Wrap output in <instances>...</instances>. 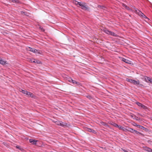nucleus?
Here are the masks:
<instances>
[{
    "mask_svg": "<svg viewBox=\"0 0 152 152\" xmlns=\"http://www.w3.org/2000/svg\"><path fill=\"white\" fill-rule=\"evenodd\" d=\"M27 50L31 51L37 55L41 54V52L39 50H37L35 49L31 48L30 47H28L26 48Z\"/></svg>",
    "mask_w": 152,
    "mask_h": 152,
    "instance_id": "f257e3e1",
    "label": "nucleus"
},
{
    "mask_svg": "<svg viewBox=\"0 0 152 152\" xmlns=\"http://www.w3.org/2000/svg\"><path fill=\"white\" fill-rule=\"evenodd\" d=\"M128 131L132 133L135 132L136 134H140L141 135H143V134L141 132H140L137 130L134 129H133L129 128L128 129Z\"/></svg>",
    "mask_w": 152,
    "mask_h": 152,
    "instance_id": "f03ea898",
    "label": "nucleus"
},
{
    "mask_svg": "<svg viewBox=\"0 0 152 152\" xmlns=\"http://www.w3.org/2000/svg\"><path fill=\"white\" fill-rule=\"evenodd\" d=\"M102 31L106 34H108L109 35L113 36H114L115 35V34L114 33L111 31H110L106 29H104L102 30Z\"/></svg>",
    "mask_w": 152,
    "mask_h": 152,
    "instance_id": "7ed1b4c3",
    "label": "nucleus"
},
{
    "mask_svg": "<svg viewBox=\"0 0 152 152\" xmlns=\"http://www.w3.org/2000/svg\"><path fill=\"white\" fill-rule=\"evenodd\" d=\"M28 61L31 62L35 63L38 64H40L41 63V62L39 61L35 60V59H30L29 58H28Z\"/></svg>",
    "mask_w": 152,
    "mask_h": 152,
    "instance_id": "20e7f679",
    "label": "nucleus"
},
{
    "mask_svg": "<svg viewBox=\"0 0 152 152\" xmlns=\"http://www.w3.org/2000/svg\"><path fill=\"white\" fill-rule=\"evenodd\" d=\"M56 124L58 125H59L63 127L66 126V125L63 124V123L61 121H56L55 122Z\"/></svg>",
    "mask_w": 152,
    "mask_h": 152,
    "instance_id": "39448f33",
    "label": "nucleus"
},
{
    "mask_svg": "<svg viewBox=\"0 0 152 152\" xmlns=\"http://www.w3.org/2000/svg\"><path fill=\"white\" fill-rule=\"evenodd\" d=\"M121 58V60L123 61L124 62L128 63V64H130L131 62V61L130 60H129L128 59H126L124 58Z\"/></svg>",
    "mask_w": 152,
    "mask_h": 152,
    "instance_id": "423d86ee",
    "label": "nucleus"
},
{
    "mask_svg": "<svg viewBox=\"0 0 152 152\" xmlns=\"http://www.w3.org/2000/svg\"><path fill=\"white\" fill-rule=\"evenodd\" d=\"M78 5L82 7V9L86 8V5L85 3H82L81 2H79Z\"/></svg>",
    "mask_w": 152,
    "mask_h": 152,
    "instance_id": "0eeeda50",
    "label": "nucleus"
},
{
    "mask_svg": "<svg viewBox=\"0 0 152 152\" xmlns=\"http://www.w3.org/2000/svg\"><path fill=\"white\" fill-rule=\"evenodd\" d=\"M86 130L94 134H96V132L95 130H93L90 128H87L86 129Z\"/></svg>",
    "mask_w": 152,
    "mask_h": 152,
    "instance_id": "6e6552de",
    "label": "nucleus"
},
{
    "mask_svg": "<svg viewBox=\"0 0 152 152\" xmlns=\"http://www.w3.org/2000/svg\"><path fill=\"white\" fill-rule=\"evenodd\" d=\"M29 142L33 145H36L37 141L33 140L32 139H30L29 140Z\"/></svg>",
    "mask_w": 152,
    "mask_h": 152,
    "instance_id": "1a4fd4ad",
    "label": "nucleus"
},
{
    "mask_svg": "<svg viewBox=\"0 0 152 152\" xmlns=\"http://www.w3.org/2000/svg\"><path fill=\"white\" fill-rule=\"evenodd\" d=\"M132 83L134 84V85H138L140 84L139 81L138 80L137 81L133 80H132Z\"/></svg>",
    "mask_w": 152,
    "mask_h": 152,
    "instance_id": "9d476101",
    "label": "nucleus"
},
{
    "mask_svg": "<svg viewBox=\"0 0 152 152\" xmlns=\"http://www.w3.org/2000/svg\"><path fill=\"white\" fill-rule=\"evenodd\" d=\"M26 95H28V96H29L31 97H34V95L32 93H31L30 92H29L28 91L27 92V93H26Z\"/></svg>",
    "mask_w": 152,
    "mask_h": 152,
    "instance_id": "9b49d317",
    "label": "nucleus"
},
{
    "mask_svg": "<svg viewBox=\"0 0 152 152\" xmlns=\"http://www.w3.org/2000/svg\"><path fill=\"white\" fill-rule=\"evenodd\" d=\"M145 150L146 151H147L148 152H152V149L150 148H147V147H146L145 148Z\"/></svg>",
    "mask_w": 152,
    "mask_h": 152,
    "instance_id": "f8f14e48",
    "label": "nucleus"
},
{
    "mask_svg": "<svg viewBox=\"0 0 152 152\" xmlns=\"http://www.w3.org/2000/svg\"><path fill=\"white\" fill-rule=\"evenodd\" d=\"M150 77H145V80L146 82H149V81L150 80Z\"/></svg>",
    "mask_w": 152,
    "mask_h": 152,
    "instance_id": "ddd939ff",
    "label": "nucleus"
},
{
    "mask_svg": "<svg viewBox=\"0 0 152 152\" xmlns=\"http://www.w3.org/2000/svg\"><path fill=\"white\" fill-rule=\"evenodd\" d=\"M6 61H4L1 59L0 60V64H2V65L4 64L5 63H6Z\"/></svg>",
    "mask_w": 152,
    "mask_h": 152,
    "instance_id": "4468645a",
    "label": "nucleus"
},
{
    "mask_svg": "<svg viewBox=\"0 0 152 152\" xmlns=\"http://www.w3.org/2000/svg\"><path fill=\"white\" fill-rule=\"evenodd\" d=\"M70 80H71L72 83L73 84L76 83V84H78L79 83L77 82L76 81H75V80H73L72 79H70Z\"/></svg>",
    "mask_w": 152,
    "mask_h": 152,
    "instance_id": "2eb2a0df",
    "label": "nucleus"
},
{
    "mask_svg": "<svg viewBox=\"0 0 152 152\" xmlns=\"http://www.w3.org/2000/svg\"><path fill=\"white\" fill-rule=\"evenodd\" d=\"M20 91L22 92L23 94H26V93L27 92V91H25L24 90H23L22 89H21V90H20Z\"/></svg>",
    "mask_w": 152,
    "mask_h": 152,
    "instance_id": "dca6fc26",
    "label": "nucleus"
},
{
    "mask_svg": "<svg viewBox=\"0 0 152 152\" xmlns=\"http://www.w3.org/2000/svg\"><path fill=\"white\" fill-rule=\"evenodd\" d=\"M110 124H111L113 126H115V127H117V126H118V124L115 123H113V122H112V123H110Z\"/></svg>",
    "mask_w": 152,
    "mask_h": 152,
    "instance_id": "f3484780",
    "label": "nucleus"
},
{
    "mask_svg": "<svg viewBox=\"0 0 152 152\" xmlns=\"http://www.w3.org/2000/svg\"><path fill=\"white\" fill-rule=\"evenodd\" d=\"M138 128L140 129H144L145 128L143 126H140V125H138L137 126Z\"/></svg>",
    "mask_w": 152,
    "mask_h": 152,
    "instance_id": "a211bd4d",
    "label": "nucleus"
},
{
    "mask_svg": "<svg viewBox=\"0 0 152 152\" xmlns=\"http://www.w3.org/2000/svg\"><path fill=\"white\" fill-rule=\"evenodd\" d=\"M136 104L139 106L140 107H141L142 105V104L140 103V102H136Z\"/></svg>",
    "mask_w": 152,
    "mask_h": 152,
    "instance_id": "6ab92c4d",
    "label": "nucleus"
},
{
    "mask_svg": "<svg viewBox=\"0 0 152 152\" xmlns=\"http://www.w3.org/2000/svg\"><path fill=\"white\" fill-rule=\"evenodd\" d=\"M73 3L76 5L78 4L79 3V2L77 1L76 0H74L73 1Z\"/></svg>",
    "mask_w": 152,
    "mask_h": 152,
    "instance_id": "aec40b11",
    "label": "nucleus"
},
{
    "mask_svg": "<svg viewBox=\"0 0 152 152\" xmlns=\"http://www.w3.org/2000/svg\"><path fill=\"white\" fill-rule=\"evenodd\" d=\"M132 80H132V79H127V81L128 82H129L131 83H132Z\"/></svg>",
    "mask_w": 152,
    "mask_h": 152,
    "instance_id": "412c9836",
    "label": "nucleus"
},
{
    "mask_svg": "<svg viewBox=\"0 0 152 152\" xmlns=\"http://www.w3.org/2000/svg\"><path fill=\"white\" fill-rule=\"evenodd\" d=\"M141 107L144 109H147V107L143 104H142Z\"/></svg>",
    "mask_w": 152,
    "mask_h": 152,
    "instance_id": "4be33fe9",
    "label": "nucleus"
},
{
    "mask_svg": "<svg viewBox=\"0 0 152 152\" xmlns=\"http://www.w3.org/2000/svg\"><path fill=\"white\" fill-rule=\"evenodd\" d=\"M139 14L141 15L142 16H144L145 17H146V16L145 15H144L143 13H142L141 12H139Z\"/></svg>",
    "mask_w": 152,
    "mask_h": 152,
    "instance_id": "5701e85b",
    "label": "nucleus"
},
{
    "mask_svg": "<svg viewBox=\"0 0 152 152\" xmlns=\"http://www.w3.org/2000/svg\"><path fill=\"white\" fill-rule=\"evenodd\" d=\"M86 97L88 98L89 99H91L92 97H91V96L90 95H88V96H86Z\"/></svg>",
    "mask_w": 152,
    "mask_h": 152,
    "instance_id": "b1692460",
    "label": "nucleus"
},
{
    "mask_svg": "<svg viewBox=\"0 0 152 152\" xmlns=\"http://www.w3.org/2000/svg\"><path fill=\"white\" fill-rule=\"evenodd\" d=\"M117 127H118L120 129H121L123 126H118H118Z\"/></svg>",
    "mask_w": 152,
    "mask_h": 152,
    "instance_id": "393cba45",
    "label": "nucleus"
},
{
    "mask_svg": "<svg viewBox=\"0 0 152 152\" xmlns=\"http://www.w3.org/2000/svg\"><path fill=\"white\" fill-rule=\"evenodd\" d=\"M123 7H124L125 8H126V9H128V7H127V6L125 4H123Z\"/></svg>",
    "mask_w": 152,
    "mask_h": 152,
    "instance_id": "a878e982",
    "label": "nucleus"
},
{
    "mask_svg": "<svg viewBox=\"0 0 152 152\" xmlns=\"http://www.w3.org/2000/svg\"><path fill=\"white\" fill-rule=\"evenodd\" d=\"M123 131H125L126 129L124 127H123L121 129Z\"/></svg>",
    "mask_w": 152,
    "mask_h": 152,
    "instance_id": "bb28decb",
    "label": "nucleus"
},
{
    "mask_svg": "<svg viewBox=\"0 0 152 152\" xmlns=\"http://www.w3.org/2000/svg\"><path fill=\"white\" fill-rule=\"evenodd\" d=\"M13 2H16L17 0H11Z\"/></svg>",
    "mask_w": 152,
    "mask_h": 152,
    "instance_id": "cd10ccee",
    "label": "nucleus"
},
{
    "mask_svg": "<svg viewBox=\"0 0 152 152\" xmlns=\"http://www.w3.org/2000/svg\"><path fill=\"white\" fill-rule=\"evenodd\" d=\"M133 125L135 126H137L138 125H137V124L135 123H134V124H133Z\"/></svg>",
    "mask_w": 152,
    "mask_h": 152,
    "instance_id": "c85d7f7f",
    "label": "nucleus"
},
{
    "mask_svg": "<svg viewBox=\"0 0 152 152\" xmlns=\"http://www.w3.org/2000/svg\"><path fill=\"white\" fill-rule=\"evenodd\" d=\"M16 147H17V148L19 149L20 150H21L22 149V148H20V146H16Z\"/></svg>",
    "mask_w": 152,
    "mask_h": 152,
    "instance_id": "c756f323",
    "label": "nucleus"
},
{
    "mask_svg": "<svg viewBox=\"0 0 152 152\" xmlns=\"http://www.w3.org/2000/svg\"><path fill=\"white\" fill-rule=\"evenodd\" d=\"M149 82H150V83H152V78H150Z\"/></svg>",
    "mask_w": 152,
    "mask_h": 152,
    "instance_id": "7c9ffc66",
    "label": "nucleus"
},
{
    "mask_svg": "<svg viewBox=\"0 0 152 152\" xmlns=\"http://www.w3.org/2000/svg\"><path fill=\"white\" fill-rule=\"evenodd\" d=\"M122 149L124 152H129V151H126V150H125V149Z\"/></svg>",
    "mask_w": 152,
    "mask_h": 152,
    "instance_id": "2f4dec72",
    "label": "nucleus"
},
{
    "mask_svg": "<svg viewBox=\"0 0 152 152\" xmlns=\"http://www.w3.org/2000/svg\"><path fill=\"white\" fill-rule=\"evenodd\" d=\"M103 125H104V126H107V125L106 124L104 123H103Z\"/></svg>",
    "mask_w": 152,
    "mask_h": 152,
    "instance_id": "473e14b6",
    "label": "nucleus"
},
{
    "mask_svg": "<svg viewBox=\"0 0 152 152\" xmlns=\"http://www.w3.org/2000/svg\"><path fill=\"white\" fill-rule=\"evenodd\" d=\"M40 28L42 31H44V29H43L41 27H40Z\"/></svg>",
    "mask_w": 152,
    "mask_h": 152,
    "instance_id": "72a5a7b5",
    "label": "nucleus"
},
{
    "mask_svg": "<svg viewBox=\"0 0 152 152\" xmlns=\"http://www.w3.org/2000/svg\"><path fill=\"white\" fill-rule=\"evenodd\" d=\"M70 79H71V78H70L69 80V81L70 82H72L71 80H70Z\"/></svg>",
    "mask_w": 152,
    "mask_h": 152,
    "instance_id": "f704fd0d",
    "label": "nucleus"
}]
</instances>
